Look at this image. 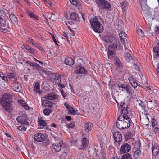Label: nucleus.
Segmentation results:
<instances>
[{"label":"nucleus","mask_w":159,"mask_h":159,"mask_svg":"<svg viewBox=\"0 0 159 159\" xmlns=\"http://www.w3.org/2000/svg\"><path fill=\"white\" fill-rule=\"evenodd\" d=\"M157 69L156 70L158 75H159V63L157 65Z\"/></svg>","instance_id":"e2e57ef3"},{"label":"nucleus","mask_w":159,"mask_h":159,"mask_svg":"<svg viewBox=\"0 0 159 159\" xmlns=\"http://www.w3.org/2000/svg\"><path fill=\"white\" fill-rule=\"evenodd\" d=\"M121 159H132L131 155L129 153H126L122 155Z\"/></svg>","instance_id":"f704fd0d"},{"label":"nucleus","mask_w":159,"mask_h":159,"mask_svg":"<svg viewBox=\"0 0 159 159\" xmlns=\"http://www.w3.org/2000/svg\"><path fill=\"white\" fill-rule=\"evenodd\" d=\"M28 41L30 43H31L32 44L34 42V40L33 39H31L30 38H28Z\"/></svg>","instance_id":"338daca9"},{"label":"nucleus","mask_w":159,"mask_h":159,"mask_svg":"<svg viewBox=\"0 0 159 159\" xmlns=\"http://www.w3.org/2000/svg\"><path fill=\"white\" fill-rule=\"evenodd\" d=\"M122 6V10L123 12H125L128 9V3L126 1H123L120 3Z\"/></svg>","instance_id":"412c9836"},{"label":"nucleus","mask_w":159,"mask_h":159,"mask_svg":"<svg viewBox=\"0 0 159 159\" xmlns=\"http://www.w3.org/2000/svg\"><path fill=\"white\" fill-rule=\"evenodd\" d=\"M137 32L139 35L140 36H144V33L141 29H137Z\"/></svg>","instance_id":"37998d69"},{"label":"nucleus","mask_w":159,"mask_h":159,"mask_svg":"<svg viewBox=\"0 0 159 159\" xmlns=\"http://www.w3.org/2000/svg\"><path fill=\"white\" fill-rule=\"evenodd\" d=\"M51 112V110L50 109L46 108L43 110V113L46 115H49Z\"/></svg>","instance_id":"4c0bfd02"},{"label":"nucleus","mask_w":159,"mask_h":159,"mask_svg":"<svg viewBox=\"0 0 159 159\" xmlns=\"http://www.w3.org/2000/svg\"><path fill=\"white\" fill-rule=\"evenodd\" d=\"M71 3L76 6H78L80 5L79 0H70Z\"/></svg>","instance_id":"2f4dec72"},{"label":"nucleus","mask_w":159,"mask_h":159,"mask_svg":"<svg viewBox=\"0 0 159 159\" xmlns=\"http://www.w3.org/2000/svg\"><path fill=\"white\" fill-rule=\"evenodd\" d=\"M19 102L21 104L22 106L25 105V102L22 100H19Z\"/></svg>","instance_id":"bf43d9fd"},{"label":"nucleus","mask_w":159,"mask_h":159,"mask_svg":"<svg viewBox=\"0 0 159 159\" xmlns=\"http://www.w3.org/2000/svg\"><path fill=\"white\" fill-rule=\"evenodd\" d=\"M113 135L115 144L116 145L118 144L119 145L122 139L121 134L119 132H115L114 133Z\"/></svg>","instance_id":"6e6552de"},{"label":"nucleus","mask_w":159,"mask_h":159,"mask_svg":"<svg viewBox=\"0 0 159 159\" xmlns=\"http://www.w3.org/2000/svg\"><path fill=\"white\" fill-rule=\"evenodd\" d=\"M153 50L154 52V54L156 55V56L159 58V48L157 47H154L153 48Z\"/></svg>","instance_id":"72a5a7b5"},{"label":"nucleus","mask_w":159,"mask_h":159,"mask_svg":"<svg viewBox=\"0 0 159 159\" xmlns=\"http://www.w3.org/2000/svg\"><path fill=\"white\" fill-rule=\"evenodd\" d=\"M64 106L66 107V108L69 111L70 110V108L71 107H72L66 102L65 103Z\"/></svg>","instance_id":"603ef678"},{"label":"nucleus","mask_w":159,"mask_h":159,"mask_svg":"<svg viewBox=\"0 0 159 159\" xmlns=\"http://www.w3.org/2000/svg\"><path fill=\"white\" fill-rule=\"evenodd\" d=\"M9 18L11 20L13 23H16L17 22V18L13 14H11L10 15Z\"/></svg>","instance_id":"bb28decb"},{"label":"nucleus","mask_w":159,"mask_h":159,"mask_svg":"<svg viewBox=\"0 0 159 159\" xmlns=\"http://www.w3.org/2000/svg\"><path fill=\"white\" fill-rule=\"evenodd\" d=\"M131 149V146L128 143H125L122 145L120 150L121 153L128 152Z\"/></svg>","instance_id":"9d476101"},{"label":"nucleus","mask_w":159,"mask_h":159,"mask_svg":"<svg viewBox=\"0 0 159 159\" xmlns=\"http://www.w3.org/2000/svg\"><path fill=\"white\" fill-rule=\"evenodd\" d=\"M128 79L131 84V86L134 88H135L138 86V84L135 80L132 77H129Z\"/></svg>","instance_id":"aec40b11"},{"label":"nucleus","mask_w":159,"mask_h":159,"mask_svg":"<svg viewBox=\"0 0 159 159\" xmlns=\"http://www.w3.org/2000/svg\"><path fill=\"white\" fill-rule=\"evenodd\" d=\"M88 140L86 138H83V142L82 143V146L83 148H85L88 145Z\"/></svg>","instance_id":"a878e982"},{"label":"nucleus","mask_w":159,"mask_h":159,"mask_svg":"<svg viewBox=\"0 0 159 159\" xmlns=\"http://www.w3.org/2000/svg\"><path fill=\"white\" fill-rule=\"evenodd\" d=\"M26 63L29 65L30 66L33 67V65L34 63L30 61H26Z\"/></svg>","instance_id":"4d7b16f0"},{"label":"nucleus","mask_w":159,"mask_h":159,"mask_svg":"<svg viewBox=\"0 0 159 159\" xmlns=\"http://www.w3.org/2000/svg\"><path fill=\"white\" fill-rule=\"evenodd\" d=\"M65 63L66 65H72L74 64V61L71 58L68 57L66 59Z\"/></svg>","instance_id":"5701e85b"},{"label":"nucleus","mask_w":159,"mask_h":159,"mask_svg":"<svg viewBox=\"0 0 159 159\" xmlns=\"http://www.w3.org/2000/svg\"><path fill=\"white\" fill-rule=\"evenodd\" d=\"M141 8L143 11L145 12H148L149 10V7L148 6L146 5H144L141 6Z\"/></svg>","instance_id":"e433bc0d"},{"label":"nucleus","mask_w":159,"mask_h":159,"mask_svg":"<svg viewBox=\"0 0 159 159\" xmlns=\"http://www.w3.org/2000/svg\"><path fill=\"white\" fill-rule=\"evenodd\" d=\"M36 47L40 50L41 51H43L44 50L43 48H42L38 44L37 46Z\"/></svg>","instance_id":"052dcab7"},{"label":"nucleus","mask_w":159,"mask_h":159,"mask_svg":"<svg viewBox=\"0 0 159 159\" xmlns=\"http://www.w3.org/2000/svg\"><path fill=\"white\" fill-rule=\"evenodd\" d=\"M124 91H125L127 94L132 95L134 93V91L132 87L129 85H126Z\"/></svg>","instance_id":"6ab92c4d"},{"label":"nucleus","mask_w":159,"mask_h":159,"mask_svg":"<svg viewBox=\"0 0 159 159\" xmlns=\"http://www.w3.org/2000/svg\"><path fill=\"white\" fill-rule=\"evenodd\" d=\"M101 21H102V20L99 16H95L90 19V24L95 32L100 33L103 30L102 26L100 24Z\"/></svg>","instance_id":"f03ea898"},{"label":"nucleus","mask_w":159,"mask_h":159,"mask_svg":"<svg viewBox=\"0 0 159 159\" xmlns=\"http://www.w3.org/2000/svg\"><path fill=\"white\" fill-rule=\"evenodd\" d=\"M33 67L35 68L36 70H39V73L41 72V70H39V69L40 67L39 64L36 63H34Z\"/></svg>","instance_id":"58836bf2"},{"label":"nucleus","mask_w":159,"mask_h":159,"mask_svg":"<svg viewBox=\"0 0 159 159\" xmlns=\"http://www.w3.org/2000/svg\"><path fill=\"white\" fill-rule=\"evenodd\" d=\"M132 133L130 132L127 131L125 133V139L128 140L130 139L131 137Z\"/></svg>","instance_id":"7c9ffc66"},{"label":"nucleus","mask_w":159,"mask_h":159,"mask_svg":"<svg viewBox=\"0 0 159 159\" xmlns=\"http://www.w3.org/2000/svg\"><path fill=\"white\" fill-rule=\"evenodd\" d=\"M141 154V151L139 149H137L135 151L134 154V157L135 159H137L139 156Z\"/></svg>","instance_id":"c85d7f7f"},{"label":"nucleus","mask_w":159,"mask_h":159,"mask_svg":"<svg viewBox=\"0 0 159 159\" xmlns=\"http://www.w3.org/2000/svg\"><path fill=\"white\" fill-rule=\"evenodd\" d=\"M23 107L26 110L28 109L29 107V106L27 105H26L25 103V105H23Z\"/></svg>","instance_id":"774afa93"},{"label":"nucleus","mask_w":159,"mask_h":159,"mask_svg":"<svg viewBox=\"0 0 159 159\" xmlns=\"http://www.w3.org/2000/svg\"><path fill=\"white\" fill-rule=\"evenodd\" d=\"M39 90L40 84L39 82H37L35 83V85L34 87V90L38 93L39 95H40L42 93V92L41 91H40Z\"/></svg>","instance_id":"4be33fe9"},{"label":"nucleus","mask_w":159,"mask_h":159,"mask_svg":"<svg viewBox=\"0 0 159 159\" xmlns=\"http://www.w3.org/2000/svg\"><path fill=\"white\" fill-rule=\"evenodd\" d=\"M73 115H78V114H77V112L76 111H75L72 107L70 108V110L69 111Z\"/></svg>","instance_id":"a19ab883"},{"label":"nucleus","mask_w":159,"mask_h":159,"mask_svg":"<svg viewBox=\"0 0 159 159\" xmlns=\"http://www.w3.org/2000/svg\"><path fill=\"white\" fill-rule=\"evenodd\" d=\"M11 87L13 90L17 92H20L22 88L20 85L17 82L11 83Z\"/></svg>","instance_id":"4468645a"},{"label":"nucleus","mask_w":159,"mask_h":159,"mask_svg":"<svg viewBox=\"0 0 159 159\" xmlns=\"http://www.w3.org/2000/svg\"><path fill=\"white\" fill-rule=\"evenodd\" d=\"M19 130L22 131H25L26 130V128L23 126H21L18 127Z\"/></svg>","instance_id":"8fccbe9b"},{"label":"nucleus","mask_w":159,"mask_h":159,"mask_svg":"<svg viewBox=\"0 0 159 159\" xmlns=\"http://www.w3.org/2000/svg\"><path fill=\"white\" fill-rule=\"evenodd\" d=\"M25 49L27 50H28L32 54L34 52V49H33L31 47L28 46L26 47Z\"/></svg>","instance_id":"49530a36"},{"label":"nucleus","mask_w":159,"mask_h":159,"mask_svg":"<svg viewBox=\"0 0 159 159\" xmlns=\"http://www.w3.org/2000/svg\"><path fill=\"white\" fill-rule=\"evenodd\" d=\"M70 19L74 21H77L79 20L78 15L75 12L71 13L70 15Z\"/></svg>","instance_id":"a211bd4d"},{"label":"nucleus","mask_w":159,"mask_h":159,"mask_svg":"<svg viewBox=\"0 0 159 159\" xmlns=\"http://www.w3.org/2000/svg\"><path fill=\"white\" fill-rule=\"evenodd\" d=\"M27 13L28 14V15L30 16L31 18H34V16L33 14H32L30 12L27 11Z\"/></svg>","instance_id":"5fc2aeb1"},{"label":"nucleus","mask_w":159,"mask_h":159,"mask_svg":"<svg viewBox=\"0 0 159 159\" xmlns=\"http://www.w3.org/2000/svg\"><path fill=\"white\" fill-rule=\"evenodd\" d=\"M137 104L141 107L143 109H145V104L144 102L142 101L141 100H138L137 99L136 100Z\"/></svg>","instance_id":"cd10ccee"},{"label":"nucleus","mask_w":159,"mask_h":159,"mask_svg":"<svg viewBox=\"0 0 159 159\" xmlns=\"http://www.w3.org/2000/svg\"><path fill=\"white\" fill-rule=\"evenodd\" d=\"M0 77L4 80L7 81L8 79L6 75L4 74H1Z\"/></svg>","instance_id":"c03bdc74"},{"label":"nucleus","mask_w":159,"mask_h":159,"mask_svg":"<svg viewBox=\"0 0 159 159\" xmlns=\"http://www.w3.org/2000/svg\"><path fill=\"white\" fill-rule=\"evenodd\" d=\"M14 75L13 73H10L8 75V77L10 79L13 77Z\"/></svg>","instance_id":"6e6d98bb"},{"label":"nucleus","mask_w":159,"mask_h":159,"mask_svg":"<svg viewBox=\"0 0 159 159\" xmlns=\"http://www.w3.org/2000/svg\"><path fill=\"white\" fill-rule=\"evenodd\" d=\"M47 137V135L46 134L37 133L35 134L34 139L36 141L41 142L45 140Z\"/></svg>","instance_id":"1a4fd4ad"},{"label":"nucleus","mask_w":159,"mask_h":159,"mask_svg":"<svg viewBox=\"0 0 159 159\" xmlns=\"http://www.w3.org/2000/svg\"><path fill=\"white\" fill-rule=\"evenodd\" d=\"M154 131L156 133H157L159 132V128L156 127L155 128Z\"/></svg>","instance_id":"0e129e2a"},{"label":"nucleus","mask_w":159,"mask_h":159,"mask_svg":"<svg viewBox=\"0 0 159 159\" xmlns=\"http://www.w3.org/2000/svg\"><path fill=\"white\" fill-rule=\"evenodd\" d=\"M119 35L121 42L123 43L124 45L125 44L126 45V44H128L127 42V34L124 32H120L119 33Z\"/></svg>","instance_id":"ddd939ff"},{"label":"nucleus","mask_w":159,"mask_h":159,"mask_svg":"<svg viewBox=\"0 0 159 159\" xmlns=\"http://www.w3.org/2000/svg\"><path fill=\"white\" fill-rule=\"evenodd\" d=\"M61 82H59L56 83L57 84V85L58 87L62 88H64L65 87V85L62 83H61Z\"/></svg>","instance_id":"3c124183"},{"label":"nucleus","mask_w":159,"mask_h":159,"mask_svg":"<svg viewBox=\"0 0 159 159\" xmlns=\"http://www.w3.org/2000/svg\"><path fill=\"white\" fill-rule=\"evenodd\" d=\"M126 85H127V84H120V85L117 86V87L119 88V89H120V88H122V89L121 90L122 91H124Z\"/></svg>","instance_id":"79ce46f5"},{"label":"nucleus","mask_w":159,"mask_h":159,"mask_svg":"<svg viewBox=\"0 0 159 159\" xmlns=\"http://www.w3.org/2000/svg\"><path fill=\"white\" fill-rule=\"evenodd\" d=\"M16 78L14 76L13 77L11 78L10 79L11 82H14L16 80Z\"/></svg>","instance_id":"680f3d73"},{"label":"nucleus","mask_w":159,"mask_h":159,"mask_svg":"<svg viewBox=\"0 0 159 159\" xmlns=\"http://www.w3.org/2000/svg\"><path fill=\"white\" fill-rule=\"evenodd\" d=\"M152 100H150L147 102L148 105V107L150 108H152L153 107V104L152 103Z\"/></svg>","instance_id":"de8ad7c7"},{"label":"nucleus","mask_w":159,"mask_h":159,"mask_svg":"<svg viewBox=\"0 0 159 159\" xmlns=\"http://www.w3.org/2000/svg\"><path fill=\"white\" fill-rule=\"evenodd\" d=\"M159 152V147L157 143H154L152 144V152L154 156H156Z\"/></svg>","instance_id":"2eb2a0df"},{"label":"nucleus","mask_w":159,"mask_h":159,"mask_svg":"<svg viewBox=\"0 0 159 159\" xmlns=\"http://www.w3.org/2000/svg\"><path fill=\"white\" fill-rule=\"evenodd\" d=\"M124 103H121L118 107V110L120 112V115L116 122L117 127L119 129H122L130 127L131 123V119L129 117V109L127 107Z\"/></svg>","instance_id":"f257e3e1"},{"label":"nucleus","mask_w":159,"mask_h":159,"mask_svg":"<svg viewBox=\"0 0 159 159\" xmlns=\"http://www.w3.org/2000/svg\"><path fill=\"white\" fill-rule=\"evenodd\" d=\"M50 74L52 78L55 80L56 83L61 81V76L59 74L57 73H52Z\"/></svg>","instance_id":"dca6fc26"},{"label":"nucleus","mask_w":159,"mask_h":159,"mask_svg":"<svg viewBox=\"0 0 159 159\" xmlns=\"http://www.w3.org/2000/svg\"><path fill=\"white\" fill-rule=\"evenodd\" d=\"M11 99V95L8 93L5 94L1 98L0 103L6 111L10 110L11 106L10 102Z\"/></svg>","instance_id":"7ed1b4c3"},{"label":"nucleus","mask_w":159,"mask_h":159,"mask_svg":"<svg viewBox=\"0 0 159 159\" xmlns=\"http://www.w3.org/2000/svg\"><path fill=\"white\" fill-rule=\"evenodd\" d=\"M99 8L101 10H108L111 8L110 3L106 0H95Z\"/></svg>","instance_id":"39448f33"},{"label":"nucleus","mask_w":159,"mask_h":159,"mask_svg":"<svg viewBox=\"0 0 159 159\" xmlns=\"http://www.w3.org/2000/svg\"><path fill=\"white\" fill-rule=\"evenodd\" d=\"M75 72L77 74H86L87 71L86 69L81 66H78L76 68Z\"/></svg>","instance_id":"f3484780"},{"label":"nucleus","mask_w":159,"mask_h":159,"mask_svg":"<svg viewBox=\"0 0 159 159\" xmlns=\"http://www.w3.org/2000/svg\"><path fill=\"white\" fill-rule=\"evenodd\" d=\"M27 116L25 114L18 116L16 118V120L18 123H20L25 125H29V123L27 121Z\"/></svg>","instance_id":"0eeeda50"},{"label":"nucleus","mask_w":159,"mask_h":159,"mask_svg":"<svg viewBox=\"0 0 159 159\" xmlns=\"http://www.w3.org/2000/svg\"><path fill=\"white\" fill-rule=\"evenodd\" d=\"M61 143H53L52 146V151L53 152H57L61 149Z\"/></svg>","instance_id":"9b49d317"},{"label":"nucleus","mask_w":159,"mask_h":159,"mask_svg":"<svg viewBox=\"0 0 159 159\" xmlns=\"http://www.w3.org/2000/svg\"><path fill=\"white\" fill-rule=\"evenodd\" d=\"M45 98L47 100H43L42 102V106L43 107L50 108L52 106V102L48 100H55L57 98V94L55 93H50L46 95Z\"/></svg>","instance_id":"20e7f679"},{"label":"nucleus","mask_w":159,"mask_h":159,"mask_svg":"<svg viewBox=\"0 0 159 159\" xmlns=\"http://www.w3.org/2000/svg\"><path fill=\"white\" fill-rule=\"evenodd\" d=\"M66 119L70 121L71 119V117L69 116H66Z\"/></svg>","instance_id":"69168bd1"},{"label":"nucleus","mask_w":159,"mask_h":159,"mask_svg":"<svg viewBox=\"0 0 159 159\" xmlns=\"http://www.w3.org/2000/svg\"><path fill=\"white\" fill-rule=\"evenodd\" d=\"M75 125V123L74 122H73L71 123L67 124L66 125V126L68 128H73L74 127Z\"/></svg>","instance_id":"a18cd8bd"},{"label":"nucleus","mask_w":159,"mask_h":159,"mask_svg":"<svg viewBox=\"0 0 159 159\" xmlns=\"http://www.w3.org/2000/svg\"><path fill=\"white\" fill-rule=\"evenodd\" d=\"M117 47V45L116 43L111 44H110L108 47V50H109L110 48L112 51H115Z\"/></svg>","instance_id":"473e14b6"},{"label":"nucleus","mask_w":159,"mask_h":159,"mask_svg":"<svg viewBox=\"0 0 159 159\" xmlns=\"http://www.w3.org/2000/svg\"><path fill=\"white\" fill-rule=\"evenodd\" d=\"M60 91L62 96L64 97V99L65 98V97L66 96L67 94L63 90L61 89H60Z\"/></svg>","instance_id":"09e8293b"},{"label":"nucleus","mask_w":159,"mask_h":159,"mask_svg":"<svg viewBox=\"0 0 159 159\" xmlns=\"http://www.w3.org/2000/svg\"><path fill=\"white\" fill-rule=\"evenodd\" d=\"M114 61V64L116 67L119 68L122 67V65L119 59L115 58Z\"/></svg>","instance_id":"393cba45"},{"label":"nucleus","mask_w":159,"mask_h":159,"mask_svg":"<svg viewBox=\"0 0 159 159\" xmlns=\"http://www.w3.org/2000/svg\"><path fill=\"white\" fill-rule=\"evenodd\" d=\"M102 36L103 40L107 43H110L114 39L113 37L109 34L106 33L103 34Z\"/></svg>","instance_id":"f8f14e48"},{"label":"nucleus","mask_w":159,"mask_h":159,"mask_svg":"<svg viewBox=\"0 0 159 159\" xmlns=\"http://www.w3.org/2000/svg\"><path fill=\"white\" fill-rule=\"evenodd\" d=\"M92 124L88 123L85 124L84 125V127L85 128V130H87V132L88 133L89 131H90L91 129V127Z\"/></svg>","instance_id":"c756f323"},{"label":"nucleus","mask_w":159,"mask_h":159,"mask_svg":"<svg viewBox=\"0 0 159 159\" xmlns=\"http://www.w3.org/2000/svg\"><path fill=\"white\" fill-rule=\"evenodd\" d=\"M124 56L127 61L129 62L131 61H132V62L133 63V66L135 69L138 71L140 70L139 66L136 64L137 61L135 60V59H136L135 57L128 52H125L124 54Z\"/></svg>","instance_id":"423d86ee"},{"label":"nucleus","mask_w":159,"mask_h":159,"mask_svg":"<svg viewBox=\"0 0 159 159\" xmlns=\"http://www.w3.org/2000/svg\"><path fill=\"white\" fill-rule=\"evenodd\" d=\"M111 48H110L109 50H108V58L110 59L112 58L114 55V51H113L111 50L110 49Z\"/></svg>","instance_id":"c9c22d12"},{"label":"nucleus","mask_w":159,"mask_h":159,"mask_svg":"<svg viewBox=\"0 0 159 159\" xmlns=\"http://www.w3.org/2000/svg\"><path fill=\"white\" fill-rule=\"evenodd\" d=\"M6 22L5 20L2 19L1 17H0V30H1L2 29L3 27H6L9 28V26L8 27H6Z\"/></svg>","instance_id":"b1692460"},{"label":"nucleus","mask_w":159,"mask_h":159,"mask_svg":"<svg viewBox=\"0 0 159 159\" xmlns=\"http://www.w3.org/2000/svg\"><path fill=\"white\" fill-rule=\"evenodd\" d=\"M52 39L54 41V42L55 43V44L57 45V41L55 39V37L53 35H52Z\"/></svg>","instance_id":"13d9d810"},{"label":"nucleus","mask_w":159,"mask_h":159,"mask_svg":"<svg viewBox=\"0 0 159 159\" xmlns=\"http://www.w3.org/2000/svg\"><path fill=\"white\" fill-rule=\"evenodd\" d=\"M38 123L40 126H44L46 125L45 121L43 120H39L38 121Z\"/></svg>","instance_id":"ea45409f"},{"label":"nucleus","mask_w":159,"mask_h":159,"mask_svg":"<svg viewBox=\"0 0 159 159\" xmlns=\"http://www.w3.org/2000/svg\"><path fill=\"white\" fill-rule=\"evenodd\" d=\"M152 125V126L154 127L156 125V121L154 119H152L151 120Z\"/></svg>","instance_id":"864d4df0"}]
</instances>
